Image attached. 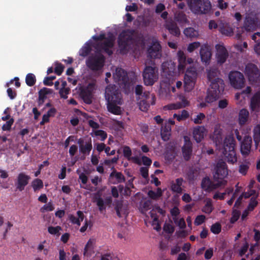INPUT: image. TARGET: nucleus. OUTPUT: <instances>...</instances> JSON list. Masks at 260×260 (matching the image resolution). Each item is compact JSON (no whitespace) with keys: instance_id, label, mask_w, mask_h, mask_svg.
<instances>
[{"instance_id":"nucleus-1","label":"nucleus","mask_w":260,"mask_h":260,"mask_svg":"<svg viewBox=\"0 0 260 260\" xmlns=\"http://www.w3.org/2000/svg\"><path fill=\"white\" fill-rule=\"evenodd\" d=\"M140 34L135 29L128 28L123 30L117 38L119 52L126 54L133 49L134 45L140 39Z\"/></svg>"},{"instance_id":"nucleus-2","label":"nucleus","mask_w":260,"mask_h":260,"mask_svg":"<svg viewBox=\"0 0 260 260\" xmlns=\"http://www.w3.org/2000/svg\"><path fill=\"white\" fill-rule=\"evenodd\" d=\"M105 98L108 102L107 109L109 112L115 115L121 114V108L117 105L122 104L121 94L116 86L109 85L105 90Z\"/></svg>"},{"instance_id":"nucleus-3","label":"nucleus","mask_w":260,"mask_h":260,"mask_svg":"<svg viewBox=\"0 0 260 260\" xmlns=\"http://www.w3.org/2000/svg\"><path fill=\"white\" fill-rule=\"evenodd\" d=\"M210 82L211 89L208 91L206 96V101L208 103L216 101L224 91L225 86L224 81L220 78H216Z\"/></svg>"},{"instance_id":"nucleus-4","label":"nucleus","mask_w":260,"mask_h":260,"mask_svg":"<svg viewBox=\"0 0 260 260\" xmlns=\"http://www.w3.org/2000/svg\"><path fill=\"white\" fill-rule=\"evenodd\" d=\"M190 11L197 15L208 14L212 6L209 0H187Z\"/></svg>"},{"instance_id":"nucleus-5","label":"nucleus","mask_w":260,"mask_h":260,"mask_svg":"<svg viewBox=\"0 0 260 260\" xmlns=\"http://www.w3.org/2000/svg\"><path fill=\"white\" fill-rule=\"evenodd\" d=\"M105 61V56L100 53L89 56L86 61L87 67L92 71H99L103 69Z\"/></svg>"},{"instance_id":"nucleus-6","label":"nucleus","mask_w":260,"mask_h":260,"mask_svg":"<svg viewBox=\"0 0 260 260\" xmlns=\"http://www.w3.org/2000/svg\"><path fill=\"white\" fill-rule=\"evenodd\" d=\"M223 154L229 163L234 164L237 162V158L235 150V143L233 139H225L224 142Z\"/></svg>"},{"instance_id":"nucleus-7","label":"nucleus","mask_w":260,"mask_h":260,"mask_svg":"<svg viewBox=\"0 0 260 260\" xmlns=\"http://www.w3.org/2000/svg\"><path fill=\"white\" fill-rule=\"evenodd\" d=\"M197 77V72L194 68L187 69L184 77V87L185 91L189 92L194 87Z\"/></svg>"},{"instance_id":"nucleus-8","label":"nucleus","mask_w":260,"mask_h":260,"mask_svg":"<svg viewBox=\"0 0 260 260\" xmlns=\"http://www.w3.org/2000/svg\"><path fill=\"white\" fill-rule=\"evenodd\" d=\"M245 74L251 83L260 82V70L256 64L252 63H247L245 66Z\"/></svg>"},{"instance_id":"nucleus-9","label":"nucleus","mask_w":260,"mask_h":260,"mask_svg":"<svg viewBox=\"0 0 260 260\" xmlns=\"http://www.w3.org/2000/svg\"><path fill=\"white\" fill-rule=\"evenodd\" d=\"M229 78L231 86L235 89H240L244 87L245 79L243 74L239 71L230 72Z\"/></svg>"},{"instance_id":"nucleus-10","label":"nucleus","mask_w":260,"mask_h":260,"mask_svg":"<svg viewBox=\"0 0 260 260\" xmlns=\"http://www.w3.org/2000/svg\"><path fill=\"white\" fill-rule=\"evenodd\" d=\"M139 99L140 101L138 103V106L140 110L143 112H147L150 105H154L155 104V95L154 94H150L149 91H144L142 98L139 97Z\"/></svg>"},{"instance_id":"nucleus-11","label":"nucleus","mask_w":260,"mask_h":260,"mask_svg":"<svg viewBox=\"0 0 260 260\" xmlns=\"http://www.w3.org/2000/svg\"><path fill=\"white\" fill-rule=\"evenodd\" d=\"M145 85H152L158 79V69L156 67L146 66L143 73Z\"/></svg>"},{"instance_id":"nucleus-12","label":"nucleus","mask_w":260,"mask_h":260,"mask_svg":"<svg viewBox=\"0 0 260 260\" xmlns=\"http://www.w3.org/2000/svg\"><path fill=\"white\" fill-rule=\"evenodd\" d=\"M184 144L181 148L182 154L183 159L185 161H189L192 154V143L190 138L187 136L183 137Z\"/></svg>"},{"instance_id":"nucleus-13","label":"nucleus","mask_w":260,"mask_h":260,"mask_svg":"<svg viewBox=\"0 0 260 260\" xmlns=\"http://www.w3.org/2000/svg\"><path fill=\"white\" fill-rule=\"evenodd\" d=\"M227 166L225 162L220 160L219 161L216 167V171L214 174V179L215 180H221L223 183L225 182L223 179L228 175Z\"/></svg>"},{"instance_id":"nucleus-14","label":"nucleus","mask_w":260,"mask_h":260,"mask_svg":"<svg viewBox=\"0 0 260 260\" xmlns=\"http://www.w3.org/2000/svg\"><path fill=\"white\" fill-rule=\"evenodd\" d=\"M223 185L222 181L214 183L208 177H204L201 182V187L207 192L212 191Z\"/></svg>"},{"instance_id":"nucleus-15","label":"nucleus","mask_w":260,"mask_h":260,"mask_svg":"<svg viewBox=\"0 0 260 260\" xmlns=\"http://www.w3.org/2000/svg\"><path fill=\"white\" fill-rule=\"evenodd\" d=\"M249 108L251 112L255 115L260 112V90L256 92L251 98Z\"/></svg>"},{"instance_id":"nucleus-16","label":"nucleus","mask_w":260,"mask_h":260,"mask_svg":"<svg viewBox=\"0 0 260 260\" xmlns=\"http://www.w3.org/2000/svg\"><path fill=\"white\" fill-rule=\"evenodd\" d=\"M114 77L119 85H123L126 86L127 85L129 84V77H128L127 72L123 69L117 68L115 73L114 74Z\"/></svg>"},{"instance_id":"nucleus-17","label":"nucleus","mask_w":260,"mask_h":260,"mask_svg":"<svg viewBox=\"0 0 260 260\" xmlns=\"http://www.w3.org/2000/svg\"><path fill=\"white\" fill-rule=\"evenodd\" d=\"M30 177L24 173H19L17 177L15 182L16 189L20 191H22L25 188V187L28 184Z\"/></svg>"},{"instance_id":"nucleus-18","label":"nucleus","mask_w":260,"mask_h":260,"mask_svg":"<svg viewBox=\"0 0 260 260\" xmlns=\"http://www.w3.org/2000/svg\"><path fill=\"white\" fill-rule=\"evenodd\" d=\"M94 86L95 84L94 83H90L85 89L81 90V96L86 104H90L92 102V93Z\"/></svg>"},{"instance_id":"nucleus-19","label":"nucleus","mask_w":260,"mask_h":260,"mask_svg":"<svg viewBox=\"0 0 260 260\" xmlns=\"http://www.w3.org/2000/svg\"><path fill=\"white\" fill-rule=\"evenodd\" d=\"M215 48L217 50L216 58L218 63L222 64L225 62L229 56V53L226 48L222 45L217 44Z\"/></svg>"},{"instance_id":"nucleus-20","label":"nucleus","mask_w":260,"mask_h":260,"mask_svg":"<svg viewBox=\"0 0 260 260\" xmlns=\"http://www.w3.org/2000/svg\"><path fill=\"white\" fill-rule=\"evenodd\" d=\"M252 144V138L245 136L241 144V153L243 155L247 156L250 151Z\"/></svg>"},{"instance_id":"nucleus-21","label":"nucleus","mask_w":260,"mask_h":260,"mask_svg":"<svg viewBox=\"0 0 260 260\" xmlns=\"http://www.w3.org/2000/svg\"><path fill=\"white\" fill-rule=\"evenodd\" d=\"M200 54L202 61L206 64L209 63L212 55L210 46L207 44L202 45L200 49Z\"/></svg>"},{"instance_id":"nucleus-22","label":"nucleus","mask_w":260,"mask_h":260,"mask_svg":"<svg viewBox=\"0 0 260 260\" xmlns=\"http://www.w3.org/2000/svg\"><path fill=\"white\" fill-rule=\"evenodd\" d=\"M206 129L204 126H198L194 128L193 137L197 143H200L204 139Z\"/></svg>"},{"instance_id":"nucleus-23","label":"nucleus","mask_w":260,"mask_h":260,"mask_svg":"<svg viewBox=\"0 0 260 260\" xmlns=\"http://www.w3.org/2000/svg\"><path fill=\"white\" fill-rule=\"evenodd\" d=\"M183 181L184 180L182 178H177L175 181H172L171 182V190L173 192L177 193L178 194L182 193L183 189L181 186Z\"/></svg>"},{"instance_id":"nucleus-24","label":"nucleus","mask_w":260,"mask_h":260,"mask_svg":"<svg viewBox=\"0 0 260 260\" xmlns=\"http://www.w3.org/2000/svg\"><path fill=\"white\" fill-rule=\"evenodd\" d=\"M161 46L159 44H154L148 50V56L151 58H160Z\"/></svg>"},{"instance_id":"nucleus-25","label":"nucleus","mask_w":260,"mask_h":260,"mask_svg":"<svg viewBox=\"0 0 260 260\" xmlns=\"http://www.w3.org/2000/svg\"><path fill=\"white\" fill-rule=\"evenodd\" d=\"M181 102H177L176 103L171 104L167 106L168 109L169 110H176L183 108H185L189 105L188 101L184 96L181 98Z\"/></svg>"},{"instance_id":"nucleus-26","label":"nucleus","mask_w":260,"mask_h":260,"mask_svg":"<svg viewBox=\"0 0 260 260\" xmlns=\"http://www.w3.org/2000/svg\"><path fill=\"white\" fill-rule=\"evenodd\" d=\"M249 116V111L245 108L240 110L238 115L239 123L240 125H244L248 121Z\"/></svg>"},{"instance_id":"nucleus-27","label":"nucleus","mask_w":260,"mask_h":260,"mask_svg":"<svg viewBox=\"0 0 260 260\" xmlns=\"http://www.w3.org/2000/svg\"><path fill=\"white\" fill-rule=\"evenodd\" d=\"M177 56L179 62L178 66V70L180 72L183 71L186 64V56L182 51H179L178 52Z\"/></svg>"},{"instance_id":"nucleus-28","label":"nucleus","mask_w":260,"mask_h":260,"mask_svg":"<svg viewBox=\"0 0 260 260\" xmlns=\"http://www.w3.org/2000/svg\"><path fill=\"white\" fill-rule=\"evenodd\" d=\"M166 28L171 35L176 37L179 36L180 34V29L175 22H168L166 26Z\"/></svg>"},{"instance_id":"nucleus-29","label":"nucleus","mask_w":260,"mask_h":260,"mask_svg":"<svg viewBox=\"0 0 260 260\" xmlns=\"http://www.w3.org/2000/svg\"><path fill=\"white\" fill-rule=\"evenodd\" d=\"M174 20L180 24L189 23L186 15L182 11H177L175 13Z\"/></svg>"},{"instance_id":"nucleus-30","label":"nucleus","mask_w":260,"mask_h":260,"mask_svg":"<svg viewBox=\"0 0 260 260\" xmlns=\"http://www.w3.org/2000/svg\"><path fill=\"white\" fill-rule=\"evenodd\" d=\"M92 148L91 139L90 138L83 145L79 146L80 152L84 155H89Z\"/></svg>"},{"instance_id":"nucleus-31","label":"nucleus","mask_w":260,"mask_h":260,"mask_svg":"<svg viewBox=\"0 0 260 260\" xmlns=\"http://www.w3.org/2000/svg\"><path fill=\"white\" fill-rule=\"evenodd\" d=\"M113 170L110 174V178L115 177L118 183L124 182L125 181V177L121 172H117L114 167L112 168Z\"/></svg>"},{"instance_id":"nucleus-32","label":"nucleus","mask_w":260,"mask_h":260,"mask_svg":"<svg viewBox=\"0 0 260 260\" xmlns=\"http://www.w3.org/2000/svg\"><path fill=\"white\" fill-rule=\"evenodd\" d=\"M171 136V127L169 125L166 124L162 126L161 129V137L164 141H168Z\"/></svg>"},{"instance_id":"nucleus-33","label":"nucleus","mask_w":260,"mask_h":260,"mask_svg":"<svg viewBox=\"0 0 260 260\" xmlns=\"http://www.w3.org/2000/svg\"><path fill=\"white\" fill-rule=\"evenodd\" d=\"M220 74V71L216 68H211L207 73V77L209 81L211 82L213 79L219 78L218 75Z\"/></svg>"},{"instance_id":"nucleus-34","label":"nucleus","mask_w":260,"mask_h":260,"mask_svg":"<svg viewBox=\"0 0 260 260\" xmlns=\"http://www.w3.org/2000/svg\"><path fill=\"white\" fill-rule=\"evenodd\" d=\"M114 46L113 41L110 39H107L105 41L102 43H99L95 48L97 50L100 49L112 48Z\"/></svg>"},{"instance_id":"nucleus-35","label":"nucleus","mask_w":260,"mask_h":260,"mask_svg":"<svg viewBox=\"0 0 260 260\" xmlns=\"http://www.w3.org/2000/svg\"><path fill=\"white\" fill-rule=\"evenodd\" d=\"M114 208L116 211V214L119 217H122V214H125V212L123 211V205L122 201H116L115 203Z\"/></svg>"},{"instance_id":"nucleus-36","label":"nucleus","mask_w":260,"mask_h":260,"mask_svg":"<svg viewBox=\"0 0 260 260\" xmlns=\"http://www.w3.org/2000/svg\"><path fill=\"white\" fill-rule=\"evenodd\" d=\"M91 46L89 43H86L80 50L79 55L83 57L87 56L91 51Z\"/></svg>"},{"instance_id":"nucleus-37","label":"nucleus","mask_w":260,"mask_h":260,"mask_svg":"<svg viewBox=\"0 0 260 260\" xmlns=\"http://www.w3.org/2000/svg\"><path fill=\"white\" fill-rule=\"evenodd\" d=\"M53 92V90L52 89L43 87L38 92L39 99L46 100L47 99V95L52 94Z\"/></svg>"},{"instance_id":"nucleus-38","label":"nucleus","mask_w":260,"mask_h":260,"mask_svg":"<svg viewBox=\"0 0 260 260\" xmlns=\"http://www.w3.org/2000/svg\"><path fill=\"white\" fill-rule=\"evenodd\" d=\"M197 176V170L193 168H189L186 173V178L189 182H192Z\"/></svg>"},{"instance_id":"nucleus-39","label":"nucleus","mask_w":260,"mask_h":260,"mask_svg":"<svg viewBox=\"0 0 260 260\" xmlns=\"http://www.w3.org/2000/svg\"><path fill=\"white\" fill-rule=\"evenodd\" d=\"M31 186L34 191H37L43 187V182L40 179H35L31 182Z\"/></svg>"},{"instance_id":"nucleus-40","label":"nucleus","mask_w":260,"mask_h":260,"mask_svg":"<svg viewBox=\"0 0 260 260\" xmlns=\"http://www.w3.org/2000/svg\"><path fill=\"white\" fill-rule=\"evenodd\" d=\"M258 194H256L255 196L252 197L250 198L249 203L247 208L248 211H252L258 205V202L256 200Z\"/></svg>"},{"instance_id":"nucleus-41","label":"nucleus","mask_w":260,"mask_h":260,"mask_svg":"<svg viewBox=\"0 0 260 260\" xmlns=\"http://www.w3.org/2000/svg\"><path fill=\"white\" fill-rule=\"evenodd\" d=\"M244 27L246 30H252L255 27L254 20L251 18H247L244 22Z\"/></svg>"},{"instance_id":"nucleus-42","label":"nucleus","mask_w":260,"mask_h":260,"mask_svg":"<svg viewBox=\"0 0 260 260\" xmlns=\"http://www.w3.org/2000/svg\"><path fill=\"white\" fill-rule=\"evenodd\" d=\"M36 82V78L34 74L28 73L26 75L25 78V82L28 86H34Z\"/></svg>"},{"instance_id":"nucleus-43","label":"nucleus","mask_w":260,"mask_h":260,"mask_svg":"<svg viewBox=\"0 0 260 260\" xmlns=\"http://www.w3.org/2000/svg\"><path fill=\"white\" fill-rule=\"evenodd\" d=\"M184 34L189 38H194L198 36V32L193 27H188L184 30Z\"/></svg>"},{"instance_id":"nucleus-44","label":"nucleus","mask_w":260,"mask_h":260,"mask_svg":"<svg viewBox=\"0 0 260 260\" xmlns=\"http://www.w3.org/2000/svg\"><path fill=\"white\" fill-rule=\"evenodd\" d=\"M61 230L62 229L60 226L55 227L50 226L48 228V231L50 234L57 236H59V231Z\"/></svg>"},{"instance_id":"nucleus-45","label":"nucleus","mask_w":260,"mask_h":260,"mask_svg":"<svg viewBox=\"0 0 260 260\" xmlns=\"http://www.w3.org/2000/svg\"><path fill=\"white\" fill-rule=\"evenodd\" d=\"M249 168V163L248 162L242 164L239 166V172L243 175H245Z\"/></svg>"},{"instance_id":"nucleus-46","label":"nucleus","mask_w":260,"mask_h":260,"mask_svg":"<svg viewBox=\"0 0 260 260\" xmlns=\"http://www.w3.org/2000/svg\"><path fill=\"white\" fill-rule=\"evenodd\" d=\"M132 150L131 148L127 146H124L123 147V154L125 158L128 160H130V158L132 156Z\"/></svg>"},{"instance_id":"nucleus-47","label":"nucleus","mask_w":260,"mask_h":260,"mask_svg":"<svg viewBox=\"0 0 260 260\" xmlns=\"http://www.w3.org/2000/svg\"><path fill=\"white\" fill-rule=\"evenodd\" d=\"M64 66L62 65L61 63L58 62H55L54 72L56 75L58 76L61 75L64 70Z\"/></svg>"},{"instance_id":"nucleus-48","label":"nucleus","mask_w":260,"mask_h":260,"mask_svg":"<svg viewBox=\"0 0 260 260\" xmlns=\"http://www.w3.org/2000/svg\"><path fill=\"white\" fill-rule=\"evenodd\" d=\"M213 211L212 205L211 201L207 202L202 209V211L207 214H210Z\"/></svg>"},{"instance_id":"nucleus-49","label":"nucleus","mask_w":260,"mask_h":260,"mask_svg":"<svg viewBox=\"0 0 260 260\" xmlns=\"http://www.w3.org/2000/svg\"><path fill=\"white\" fill-rule=\"evenodd\" d=\"M221 225L219 223L216 222L212 225L210 230L214 234H218L221 232Z\"/></svg>"},{"instance_id":"nucleus-50","label":"nucleus","mask_w":260,"mask_h":260,"mask_svg":"<svg viewBox=\"0 0 260 260\" xmlns=\"http://www.w3.org/2000/svg\"><path fill=\"white\" fill-rule=\"evenodd\" d=\"M93 249V242L89 239L86 243L84 249L83 254L84 256L88 255V251H91Z\"/></svg>"},{"instance_id":"nucleus-51","label":"nucleus","mask_w":260,"mask_h":260,"mask_svg":"<svg viewBox=\"0 0 260 260\" xmlns=\"http://www.w3.org/2000/svg\"><path fill=\"white\" fill-rule=\"evenodd\" d=\"M206 116L204 113H200L192 120L195 124H201L202 121L204 120Z\"/></svg>"},{"instance_id":"nucleus-52","label":"nucleus","mask_w":260,"mask_h":260,"mask_svg":"<svg viewBox=\"0 0 260 260\" xmlns=\"http://www.w3.org/2000/svg\"><path fill=\"white\" fill-rule=\"evenodd\" d=\"M54 207L53 204L51 202H49L48 203L44 205L41 209V211L42 212H44L45 211H52L54 210Z\"/></svg>"},{"instance_id":"nucleus-53","label":"nucleus","mask_w":260,"mask_h":260,"mask_svg":"<svg viewBox=\"0 0 260 260\" xmlns=\"http://www.w3.org/2000/svg\"><path fill=\"white\" fill-rule=\"evenodd\" d=\"M200 43L199 42H194L191 43H190L187 47V51L189 52H192L196 49L200 47Z\"/></svg>"},{"instance_id":"nucleus-54","label":"nucleus","mask_w":260,"mask_h":260,"mask_svg":"<svg viewBox=\"0 0 260 260\" xmlns=\"http://www.w3.org/2000/svg\"><path fill=\"white\" fill-rule=\"evenodd\" d=\"M94 135L96 136H100L101 137V140L103 141L107 137V133L103 130H96L94 132Z\"/></svg>"},{"instance_id":"nucleus-55","label":"nucleus","mask_w":260,"mask_h":260,"mask_svg":"<svg viewBox=\"0 0 260 260\" xmlns=\"http://www.w3.org/2000/svg\"><path fill=\"white\" fill-rule=\"evenodd\" d=\"M56 78L55 76H51L49 77H46L43 80V83L46 86H52L53 84L52 82Z\"/></svg>"},{"instance_id":"nucleus-56","label":"nucleus","mask_w":260,"mask_h":260,"mask_svg":"<svg viewBox=\"0 0 260 260\" xmlns=\"http://www.w3.org/2000/svg\"><path fill=\"white\" fill-rule=\"evenodd\" d=\"M240 212L238 210H234L232 213V216L230 219V222L232 223H234L239 218Z\"/></svg>"},{"instance_id":"nucleus-57","label":"nucleus","mask_w":260,"mask_h":260,"mask_svg":"<svg viewBox=\"0 0 260 260\" xmlns=\"http://www.w3.org/2000/svg\"><path fill=\"white\" fill-rule=\"evenodd\" d=\"M150 216L151 219L153 220L152 224H155L158 221V216L156 213L155 209H152L149 212Z\"/></svg>"},{"instance_id":"nucleus-58","label":"nucleus","mask_w":260,"mask_h":260,"mask_svg":"<svg viewBox=\"0 0 260 260\" xmlns=\"http://www.w3.org/2000/svg\"><path fill=\"white\" fill-rule=\"evenodd\" d=\"M96 205L99 207V210L102 212L104 210L106 209L105 206H104V202L103 199L99 197L96 200Z\"/></svg>"},{"instance_id":"nucleus-59","label":"nucleus","mask_w":260,"mask_h":260,"mask_svg":"<svg viewBox=\"0 0 260 260\" xmlns=\"http://www.w3.org/2000/svg\"><path fill=\"white\" fill-rule=\"evenodd\" d=\"M256 191L254 189H250L249 191L247 192H244L242 193L241 196L242 198H244L245 199L249 198L251 197L255 196Z\"/></svg>"},{"instance_id":"nucleus-60","label":"nucleus","mask_w":260,"mask_h":260,"mask_svg":"<svg viewBox=\"0 0 260 260\" xmlns=\"http://www.w3.org/2000/svg\"><path fill=\"white\" fill-rule=\"evenodd\" d=\"M205 218L206 217L205 215H198L195 219L194 224L196 225H199L202 224L204 222Z\"/></svg>"},{"instance_id":"nucleus-61","label":"nucleus","mask_w":260,"mask_h":260,"mask_svg":"<svg viewBox=\"0 0 260 260\" xmlns=\"http://www.w3.org/2000/svg\"><path fill=\"white\" fill-rule=\"evenodd\" d=\"M143 87L141 85H137L135 87V93L137 95L141 96L143 95Z\"/></svg>"},{"instance_id":"nucleus-62","label":"nucleus","mask_w":260,"mask_h":260,"mask_svg":"<svg viewBox=\"0 0 260 260\" xmlns=\"http://www.w3.org/2000/svg\"><path fill=\"white\" fill-rule=\"evenodd\" d=\"M14 122V119L13 118L10 119L9 121H7L5 124L2 126V129L3 131H9L11 129V126Z\"/></svg>"},{"instance_id":"nucleus-63","label":"nucleus","mask_w":260,"mask_h":260,"mask_svg":"<svg viewBox=\"0 0 260 260\" xmlns=\"http://www.w3.org/2000/svg\"><path fill=\"white\" fill-rule=\"evenodd\" d=\"M69 219L72 223L76 224L78 226L80 225L79 219H78V217H76L74 215L70 214L69 215Z\"/></svg>"},{"instance_id":"nucleus-64","label":"nucleus","mask_w":260,"mask_h":260,"mask_svg":"<svg viewBox=\"0 0 260 260\" xmlns=\"http://www.w3.org/2000/svg\"><path fill=\"white\" fill-rule=\"evenodd\" d=\"M164 230L168 234H172L174 231V228L171 224L165 223L164 226Z\"/></svg>"}]
</instances>
